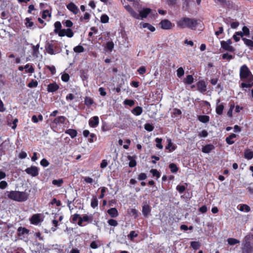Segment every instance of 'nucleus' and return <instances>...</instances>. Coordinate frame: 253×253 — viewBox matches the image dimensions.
<instances>
[{
	"label": "nucleus",
	"instance_id": "nucleus-1",
	"mask_svg": "<svg viewBox=\"0 0 253 253\" xmlns=\"http://www.w3.org/2000/svg\"><path fill=\"white\" fill-rule=\"evenodd\" d=\"M240 77L241 80H243L247 79L248 80V83H242L241 84V87L244 88H251L253 86V76L252 74L249 69L248 67L244 65H243L240 70Z\"/></svg>",
	"mask_w": 253,
	"mask_h": 253
},
{
	"label": "nucleus",
	"instance_id": "nucleus-2",
	"mask_svg": "<svg viewBox=\"0 0 253 253\" xmlns=\"http://www.w3.org/2000/svg\"><path fill=\"white\" fill-rule=\"evenodd\" d=\"M199 20L195 18H190L188 17H182L177 21V26L182 29L186 27L195 29L198 25Z\"/></svg>",
	"mask_w": 253,
	"mask_h": 253
},
{
	"label": "nucleus",
	"instance_id": "nucleus-3",
	"mask_svg": "<svg viewBox=\"0 0 253 253\" xmlns=\"http://www.w3.org/2000/svg\"><path fill=\"white\" fill-rule=\"evenodd\" d=\"M6 194L9 199L18 202L25 201L28 198V194L25 192L18 191H7Z\"/></svg>",
	"mask_w": 253,
	"mask_h": 253
},
{
	"label": "nucleus",
	"instance_id": "nucleus-4",
	"mask_svg": "<svg viewBox=\"0 0 253 253\" xmlns=\"http://www.w3.org/2000/svg\"><path fill=\"white\" fill-rule=\"evenodd\" d=\"M253 238V235H249L245 237L242 248L243 253H252L253 248L251 245L250 241Z\"/></svg>",
	"mask_w": 253,
	"mask_h": 253
},
{
	"label": "nucleus",
	"instance_id": "nucleus-5",
	"mask_svg": "<svg viewBox=\"0 0 253 253\" xmlns=\"http://www.w3.org/2000/svg\"><path fill=\"white\" fill-rule=\"evenodd\" d=\"M25 171L29 175L36 177L39 174V169L36 166H31L27 168Z\"/></svg>",
	"mask_w": 253,
	"mask_h": 253
},
{
	"label": "nucleus",
	"instance_id": "nucleus-6",
	"mask_svg": "<svg viewBox=\"0 0 253 253\" xmlns=\"http://www.w3.org/2000/svg\"><path fill=\"white\" fill-rule=\"evenodd\" d=\"M160 24L162 29L169 30L172 29L173 25L171 22L168 19L162 20Z\"/></svg>",
	"mask_w": 253,
	"mask_h": 253
},
{
	"label": "nucleus",
	"instance_id": "nucleus-7",
	"mask_svg": "<svg viewBox=\"0 0 253 253\" xmlns=\"http://www.w3.org/2000/svg\"><path fill=\"white\" fill-rule=\"evenodd\" d=\"M65 36H66L69 38H72L74 36V33L73 31L70 28H68L67 29H63L61 30L60 32H59V36L64 37Z\"/></svg>",
	"mask_w": 253,
	"mask_h": 253
},
{
	"label": "nucleus",
	"instance_id": "nucleus-8",
	"mask_svg": "<svg viewBox=\"0 0 253 253\" xmlns=\"http://www.w3.org/2000/svg\"><path fill=\"white\" fill-rule=\"evenodd\" d=\"M67 8L75 14H77L79 11L78 7L72 2L67 5Z\"/></svg>",
	"mask_w": 253,
	"mask_h": 253
},
{
	"label": "nucleus",
	"instance_id": "nucleus-9",
	"mask_svg": "<svg viewBox=\"0 0 253 253\" xmlns=\"http://www.w3.org/2000/svg\"><path fill=\"white\" fill-rule=\"evenodd\" d=\"M59 85L56 83L49 84L47 87V90L49 92H53L59 89Z\"/></svg>",
	"mask_w": 253,
	"mask_h": 253
},
{
	"label": "nucleus",
	"instance_id": "nucleus-10",
	"mask_svg": "<svg viewBox=\"0 0 253 253\" xmlns=\"http://www.w3.org/2000/svg\"><path fill=\"white\" fill-rule=\"evenodd\" d=\"M221 46L225 50L230 52H234L235 51V48L232 46L227 44L226 42H225V41L221 42Z\"/></svg>",
	"mask_w": 253,
	"mask_h": 253
},
{
	"label": "nucleus",
	"instance_id": "nucleus-11",
	"mask_svg": "<svg viewBox=\"0 0 253 253\" xmlns=\"http://www.w3.org/2000/svg\"><path fill=\"white\" fill-rule=\"evenodd\" d=\"M198 89L201 92H204L207 90L206 83L203 81H199L197 84Z\"/></svg>",
	"mask_w": 253,
	"mask_h": 253
},
{
	"label": "nucleus",
	"instance_id": "nucleus-12",
	"mask_svg": "<svg viewBox=\"0 0 253 253\" xmlns=\"http://www.w3.org/2000/svg\"><path fill=\"white\" fill-rule=\"evenodd\" d=\"M151 12V9L149 8H143L139 11L140 18L141 19L146 18L148 14Z\"/></svg>",
	"mask_w": 253,
	"mask_h": 253
},
{
	"label": "nucleus",
	"instance_id": "nucleus-13",
	"mask_svg": "<svg viewBox=\"0 0 253 253\" xmlns=\"http://www.w3.org/2000/svg\"><path fill=\"white\" fill-rule=\"evenodd\" d=\"M99 123V118L97 116H94L89 121V125L91 127H95Z\"/></svg>",
	"mask_w": 253,
	"mask_h": 253
},
{
	"label": "nucleus",
	"instance_id": "nucleus-14",
	"mask_svg": "<svg viewBox=\"0 0 253 253\" xmlns=\"http://www.w3.org/2000/svg\"><path fill=\"white\" fill-rule=\"evenodd\" d=\"M55 46L52 43H47L45 45V49L47 52L51 55L55 54V53L53 50Z\"/></svg>",
	"mask_w": 253,
	"mask_h": 253
},
{
	"label": "nucleus",
	"instance_id": "nucleus-15",
	"mask_svg": "<svg viewBox=\"0 0 253 253\" xmlns=\"http://www.w3.org/2000/svg\"><path fill=\"white\" fill-rule=\"evenodd\" d=\"M39 214H35L31 218L30 221L31 223L33 224H38L40 221Z\"/></svg>",
	"mask_w": 253,
	"mask_h": 253
},
{
	"label": "nucleus",
	"instance_id": "nucleus-16",
	"mask_svg": "<svg viewBox=\"0 0 253 253\" xmlns=\"http://www.w3.org/2000/svg\"><path fill=\"white\" fill-rule=\"evenodd\" d=\"M214 149V146L212 144H208L202 148V152L205 153H209Z\"/></svg>",
	"mask_w": 253,
	"mask_h": 253
},
{
	"label": "nucleus",
	"instance_id": "nucleus-17",
	"mask_svg": "<svg viewBox=\"0 0 253 253\" xmlns=\"http://www.w3.org/2000/svg\"><path fill=\"white\" fill-rule=\"evenodd\" d=\"M107 212L112 217H116L118 215V211L115 208H112L108 210Z\"/></svg>",
	"mask_w": 253,
	"mask_h": 253
},
{
	"label": "nucleus",
	"instance_id": "nucleus-18",
	"mask_svg": "<svg viewBox=\"0 0 253 253\" xmlns=\"http://www.w3.org/2000/svg\"><path fill=\"white\" fill-rule=\"evenodd\" d=\"M142 213L144 216L147 217L150 212V206L148 205H145L142 207Z\"/></svg>",
	"mask_w": 253,
	"mask_h": 253
},
{
	"label": "nucleus",
	"instance_id": "nucleus-19",
	"mask_svg": "<svg viewBox=\"0 0 253 253\" xmlns=\"http://www.w3.org/2000/svg\"><path fill=\"white\" fill-rule=\"evenodd\" d=\"M55 29L54 30V32L55 34H58L59 36V32H60V30L61 29L62 25L60 22L57 21L54 23Z\"/></svg>",
	"mask_w": 253,
	"mask_h": 253
},
{
	"label": "nucleus",
	"instance_id": "nucleus-20",
	"mask_svg": "<svg viewBox=\"0 0 253 253\" xmlns=\"http://www.w3.org/2000/svg\"><path fill=\"white\" fill-rule=\"evenodd\" d=\"M143 110L142 108L141 107L137 106L135 108H134L132 110V113L136 115V116H139L142 113Z\"/></svg>",
	"mask_w": 253,
	"mask_h": 253
},
{
	"label": "nucleus",
	"instance_id": "nucleus-21",
	"mask_svg": "<svg viewBox=\"0 0 253 253\" xmlns=\"http://www.w3.org/2000/svg\"><path fill=\"white\" fill-rule=\"evenodd\" d=\"M65 133L69 134L72 138H75L77 135V132L75 129H69L65 131Z\"/></svg>",
	"mask_w": 253,
	"mask_h": 253
},
{
	"label": "nucleus",
	"instance_id": "nucleus-22",
	"mask_svg": "<svg viewBox=\"0 0 253 253\" xmlns=\"http://www.w3.org/2000/svg\"><path fill=\"white\" fill-rule=\"evenodd\" d=\"M245 158L251 160L253 158V151L248 149L245 151Z\"/></svg>",
	"mask_w": 253,
	"mask_h": 253
},
{
	"label": "nucleus",
	"instance_id": "nucleus-23",
	"mask_svg": "<svg viewBox=\"0 0 253 253\" xmlns=\"http://www.w3.org/2000/svg\"><path fill=\"white\" fill-rule=\"evenodd\" d=\"M198 120L201 122L206 123L210 121V117L207 115H200L198 117Z\"/></svg>",
	"mask_w": 253,
	"mask_h": 253
},
{
	"label": "nucleus",
	"instance_id": "nucleus-24",
	"mask_svg": "<svg viewBox=\"0 0 253 253\" xmlns=\"http://www.w3.org/2000/svg\"><path fill=\"white\" fill-rule=\"evenodd\" d=\"M236 136V134L232 133L228 137L226 138V142L228 144H232L234 143V141L232 140V139L235 138Z\"/></svg>",
	"mask_w": 253,
	"mask_h": 253
},
{
	"label": "nucleus",
	"instance_id": "nucleus-25",
	"mask_svg": "<svg viewBox=\"0 0 253 253\" xmlns=\"http://www.w3.org/2000/svg\"><path fill=\"white\" fill-rule=\"evenodd\" d=\"M168 144L166 147V149H169V151H173L176 149V146L172 145L171 140L170 139H168Z\"/></svg>",
	"mask_w": 253,
	"mask_h": 253
},
{
	"label": "nucleus",
	"instance_id": "nucleus-26",
	"mask_svg": "<svg viewBox=\"0 0 253 253\" xmlns=\"http://www.w3.org/2000/svg\"><path fill=\"white\" fill-rule=\"evenodd\" d=\"M66 118L64 116H59L56 118L54 120V123L55 124H64Z\"/></svg>",
	"mask_w": 253,
	"mask_h": 253
},
{
	"label": "nucleus",
	"instance_id": "nucleus-27",
	"mask_svg": "<svg viewBox=\"0 0 253 253\" xmlns=\"http://www.w3.org/2000/svg\"><path fill=\"white\" fill-rule=\"evenodd\" d=\"M29 230L25 227H19L18 229V235L19 236L23 235L25 234H28Z\"/></svg>",
	"mask_w": 253,
	"mask_h": 253
},
{
	"label": "nucleus",
	"instance_id": "nucleus-28",
	"mask_svg": "<svg viewBox=\"0 0 253 253\" xmlns=\"http://www.w3.org/2000/svg\"><path fill=\"white\" fill-rule=\"evenodd\" d=\"M142 27L144 28H148L151 32H154L155 31V28L147 23H142Z\"/></svg>",
	"mask_w": 253,
	"mask_h": 253
},
{
	"label": "nucleus",
	"instance_id": "nucleus-29",
	"mask_svg": "<svg viewBox=\"0 0 253 253\" xmlns=\"http://www.w3.org/2000/svg\"><path fill=\"white\" fill-rule=\"evenodd\" d=\"M227 242L230 245L233 246L236 244L239 243L240 241L235 238H230L227 239Z\"/></svg>",
	"mask_w": 253,
	"mask_h": 253
},
{
	"label": "nucleus",
	"instance_id": "nucleus-30",
	"mask_svg": "<svg viewBox=\"0 0 253 253\" xmlns=\"http://www.w3.org/2000/svg\"><path fill=\"white\" fill-rule=\"evenodd\" d=\"M224 106L223 104L217 105L216 108V112L218 115H221L222 114Z\"/></svg>",
	"mask_w": 253,
	"mask_h": 253
},
{
	"label": "nucleus",
	"instance_id": "nucleus-31",
	"mask_svg": "<svg viewBox=\"0 0 253 253\" xmlns=\"http://www.w3.org/2000/svg\"><path fill=\"white\" fill-rule=\"evenodd\" d=\"M93 103V100L89 97L86 96L84 99V104L88 106H90Z\"/></svg>",
	"mask_w": 253,
	"mask_h": 253
},
{
	"label": "nucleus",
	"instance_id": "nucleus-32",
	"mask_svg": "<svg viewBox=\"0 0 253 253\" xmlns=\"http://www.w3.org/2000/svg\"><path fill=\"white\" fill-rule=\"evenodd\" d=\"M169 168L170 169L171 171L173 173L177 172L178 169L176 165L174 163L170 164L169 165Z\"/></svg>",
	"mask_w": 253,
	"mask_h": 253
},
{
	"label": "nucleus",
	"instance_id": "nucleus-33",
	"mask_svg": "<svg viewBox=\"0 0 253 253\" xmlns=\"http://www.w3.org/2000/svg\"><path fill=\"white\" fill-rule=\"evenodd\" d=\"M191 247L194 250L198 249L200 247V243L198 242L193 241L191 242Z\"/></svg>",
	"mask_w": 253,
	"mask_h": 253
},
{
	"label": "nucleus",
	"instance_id": "nucleus-34",
	"mask_svg": "<svg viewBox=\"0 0 253 253\" xmlns=\"http://www.w3.org/2000/svg\"><path fill=\"white\" fill-rule=\"evenodd\" d=\"M240 210L241 211H245L246 212H249L250 211L251 209L249 206L245 205V204H242V205H241V206L240 207Z\"/></svg>",
	"mask_w": 253,
	"mask_h": 253
},
{
	"label": "nucleus",
	"instance_id": "nucleus-35",
	"mask_svg": "<svg viewBox=\"0 0 253 253\" xmlns=\"http://www.w3.org/2000/svg\"><path fill=\"white\" fill-rule=\"evenodd\" d=\"M162 138H156L155 139V142L156 143V146H157V147H158V148H159L160 149H162L163 148V146L162 144Z\"/></svg>",
	"mask_w": 253,
	"mask_h": 253
},
{
	"label": "nucleus",
	"instance_id": "nucleus-36",
	"mask_svg": "<svg viewBox=\"0 0 253 253\" xmlns=\"http://www.w3.org/2000/svg\"><path fill=\"white\" fill-rule=\"evenodd\" d=\"M222 58L223 59L227 60L228 61L230 60L231 59L234 58L233 56L228 54V53H225L222 54Z\"/></svg>",
	"mask_w": 253,
	"mask_h": 253
},
{
	"label": "nucleus",
	"instance_id": "nucleus-37",
	"mask_svg": "<svg viewBox=\"0 0 253 253\" xmlns=\"http://www.w3.org/2000/svg\"><path fill=\"white\" fill-rule=\"evenodd\" d=\"M128 159L130 161L129 163V166L131 168L134 167L136 165V161L133 160L132 157L128 156Z\"/></svg>",
	"mask_w": 253,
	"mask_h": 253
},
{
	"label": "nucleus",
	"instance_id": "nucleus-38",
	"mask_svg": "<svg viewBox=\"0 0 253 253\" xmlns=\"http://www.w3.org/2000/svg\"><path fill=\"white\" fill-rule=\"evenodd\" d=\"M38 83L37 81L32 80L28 84V86L30 88H33L37 87Z\"/></svg>",
	"mask_w": 253,
	"mask_h": 253
},
{
	"label": "nucleus",
	"instance_id": "nucleus-39",
	"mask_svg": "<svg viewBox=\"0 0 253 253\" xmlns=\"http://www.w3.org/2000/svg\"><path fill=\"white\" fill-rule=\"evenodd\" d=\"M74 51L75 52L80 53L84 51V48L82 45H78L74 48Z\"/></svg>",
	"mask_w": 253,
	"mask_h": 253
},
{
	"label": "nucleus",
	"instance_id": "nucleus-40",
	"mask_svg": "<svg viewBox=\"0 0 253 253\" xmlns=\"http://www.w3.org/2000/svg\"><path fill=\"white\" fill-rule=\"evenodd\" d=\"M98 206V200L96 197H94L92 199L91 202V206L93 208H95Z\"/></svg>",
	"mask_w": 253,
	"mask_h": 253
},
{
	"label": "nucleus",
	"instance_id": "nucleus-41",
	"mask_svg": "<svg viewBox=\"0 0 253 253\" xmlns=\"http://www.w3.org/2000/svg\"><path fill=\"white\" fill-rule=\"evenodd\" d=\"M194 79L192 75H188L185 79V83L190 84L193 82Z\"/></svg>",
	"mask_w": 253,
	"mask_h": 253
},
{
	"label": "nucleus",
	"instance_id": "nucleus-42",
	"mask_svg": "<svg viewBox=\"0 0 253 253\" xmlns=\"http://www.w3.org/2000/svg\"><path fill=\"white\" fill-rule=\"evenodd\" d=\"M184 74V71L182 67H179L177 70V76L179 78H181L183 76Z\"/></svg>",
	"mask_w": 253,
	"mask_h": 253
},
{
	"label": "nucleus",
	"instance_id": "nucleus-43",
	"mask_svg": "<svg viewBox=\"0 0 253 253\" xmlns=\"http://www.w3.org/2000/svg\"><path fill=\"white\" fill-rule=\"evenodd\" d=\"M32 48L33 50V55L37 57V53L39 52V44H38L36 45H33Z\"/></svg>",
	"mask_w": 253,
	"mask_h": 253
},
{
	"label": "nucleus",
	"instance_id": "nucleus-44",
	"mask_svg": "<svg viewBox=\"0 0 253 253\" xmlns=\"http://www.w3.org/2000/svg\"><path fill=\"white\" fill-rule=\"evenodd\" d=\"M144 128L148 131H152L154 129V127L152 125L147 123L145 125Z\"/></svg>",
	"mask_w": 253,
	"mask_h": 253
},
{
	"label": "nucleus",
	"instance_id": "nucleus-45",
	"mask_svg": "<svg viewBox=\"0 0 253 253\" xmlns=\"http://www.w3.org/2000/svg\"><path fill=\"white\" fill-rule=\"evenodd\" d=\"M243 40L247 45L251 47L253 46V41L252 40L246 38H243Z\"/></svg>",
	"mask_w": 253,
	"mask_h": 253
},
{
	"label": "nucleus",
	"instance_id": "nucleus-46",
	"mask_svg": "<svg viewBox=\"0 0 253 253\" xmlns=\"http://www.w3.org/2000/svg\"><path fill=\"white\" fill-rule=\"evenodd\" d=\"M150 172L152 174L153 176H156L157 178H159L160 177V172L156 169H152L150 170Z\"/></svg>",
	"mask_w": 253,
	"mask_h": 253
},
{
	"label": "nucleus",
	"instance_id": "nucleus-47",
	"mask_svg": "<svg viewBox=\"0 0 253 253\" xmlns=\"http://www.w3.org/2000/svg\"><path fill=\"white\" fill-rule=\"evenodd\" d=\"M100 20L102 23H106L109 21V17L106 14H103L101 16Z\"/></svg>",
	"mask_w": 253,
	"mask_h": 253
},
{
	"label": "nucleus",
	"instance_id": "nucleus-48",
	"mask_svg": "<svg viewBox=\"0 0 253 253\" xmlns=\"http://www.w3.org/2000/svg\"><path fill=\"white\" fill-rule=\"evenodd\" d=\"M63 182V181L62 179H60L58 180L55 179L52 181V184L54 185H57L58 186H60Z\"/></svg>",
	"mask_w": 253,
	"mask_h": 253
},
{
	"label": "nucleus",
	"instance_id": "nucleus-49",
	"mask_svg": "<svg viewBox=\"0 0 253 253\" xmlns=\"http://www.w3.org/2000/svg\"><path fill=\"white\" fill-rule=\"evenodd\" d=\"M134 101L133 100L126 99L124 101L125 104L127 105L130 107L133 106L134 105Z\"/></svg>",
	"mask_w": 253,
	"mask_h": 253
},
{
	"label": "nucleus",
	"instance_id": "nucleus-50",
	"mask_svg": "<svg viewBox=\"0 0 253 253\" xmlns=\"http://www.w3.org/2000/svg\"><path fill=\"white\" fill-rule=\"evenodd\" d=\"M114 44L113 42H109L106 44V48L108 50L111 51L114 48Z\"/></svg>",
	"mask_w": 253,
	"mask_h": 253
},
{
	"label": "nucleus",
	"instance_id": "nucleus-51",
	"mask_svg": "<svg viewBox=\"0 0 253 253\" xmlns=\"http://www.w3.org/2000/svg\"><path fill=\"white\" fill-rule=\"evenodd\" d=\"M108 223L110 225L114 226V227L117 226L118 224L117 220L113 219H109L108 221Z\"/></svg>",
	"mask_w": 253,
	"mask_h": 253
},
{
	"label": "nucleus",
	"instance_id": "nucleus-52",
	"mask_svg": "<svg viewBox=\"0 0 253 253\" xmlns=\"http://www.w3.org/2000/svg\"><path fill=\"white\" fill-rule=\"evenodd\" d=\"M24 68L25 69H28L27 72L29 73H33L34 72V68L32 66L30 67L29 64H26Z\"/></svg>",
	"mask_w": 253,
	"mask_h": 253
},
{
	"label": "nucleus",
	"instance_id": "nucleus-53",
	"mask_svg": "<svg viewBox=\"0 0 253 253\" xmlns=\"http://www.w3.org/2000/svg\"><path fill=\"white\" fill-rule=\"evenodd\" d=\"M185 187L183 185H178L176 187V189L180 193H182L185 190Z\"/></svg>",
	"mask_w": 253,
	"mask_h": 253
},
{
	"label": "nucleus",
	"instance_id": "nucleus-54",
	"mask_svg": "<svg viewBox=\"0 0 253 253\" xmlns=\"http://www.w3.org/2000/svg\"><path fill=\"white\" fill-rule=\"evenodd\" d=\"M242 31L245 36H248L250 34L249 29L246 26H244L243 27Z\"/></svg>",
	"mask_w": 253,
	"mask_h": 253
},
{
	"label": "nucleus",
	"instance_id": "nucleus-55",
	"mask_svg": "<svg viewBox=\"0 0 253 253\" xmlns=\"http://www.w3.org/2000/svg\"><path fill=\"white\" fill-rule=\"evenodd\" d=\"M69 75L66 73L62 75L61 77L62 80L65 82H67L69 81Z\"/></svg>",
	"mask_w": 253,
	"mask_h": 253
},
{
	"label": "nucleus",
	"instance_id": "nucleus-56",
	"mask_svg": "<svg viewBox=\"0 0 253 253\" xmlns=\"http://www.w3.org/2000/svg\"><path fill=\"white\" fill-rule=\"evenodd\" d=\"M137 235H138L135 233V231H131L128 236L129 239L132 240L133 238L137 237Z\"/></svg>",
	"mask_w": 253,
	"mask_h": 253
},
{
	"label": "nucleus",
	"instance_id": "nucleus-57",
	"mask_svg": "<svg viewBox=\"0 0 253 253\" xmlns=\"http://www.w3.org/2000/svg\"><path fill=\"white\" fill-rule=\"evenodd\" d=\"M137 72L140 75H143L146 72V68L144 66H141L138 68Z\"/></svg>",
	"mask_w": 253,
	"mask_h": 253
},
{
	"label": "nucleus",
	"instance_id": "nucleus-58",
	"mask_svg": "<svg viewBox=\"0 0 253 253\" xmlns=\"http://www.w3.org/2000/svg\"><path fill=\"white\" fill-rule=\"evenodd\" d=\"M41 165L44 167H46L49 165V163L45 159H43L41 161Z\"/></svg>",
	"mask_w": 253,
	"mask_h": 253
},
{
	"label": "nucleus",
	"instance_id": "nucleus-59",
	"mask_svg": "<svg viewBox=\"0 0 253 253\" xmlns=\"http://www.w3.org/2000/svg\"><path fill=\"white\" fill-rule=\"evenodd\" d=\"M46 67L51 72L52 74L54 75V74H55V73H56V69H55V68L54 66H47Z\"/></svg>",
	"mask_w": 253,
	"mask_h": 253
},
{
	"label": "nucleus",
	"instance_id": "nucleus-60",
	"mask_svg": "<svg viewBox=\"0 0 253 253\" xmlns=\"http://www.w3.org/2000/svg\"><path fill=\"white\" fill-rule=\"evenodd\" d=\"M130 14L134 18H136V19H140V15H139V14H138L137 13H136V12H135L134 10H133L130 13Z\"/></svg>",
	"mask_w": 253,
	"mask_h": 253
},
{
	"label": "nucleus",
	"instance_id": "nucleus-61",
	"mask_svg": "<svg viewBox=\"0 0 253 253\" xmlns=\"http://www.w3.org/2000/svg\"><path fill=\"white\" fill-rule=\"evenodd\" d=\"M7 186V183L5 181H1L0 182V188L1 189H3L6 187Z\"/></svg>",
	"mask_w": 253,
	"mask_h": 253
},
{
	"label": "nucleus",
	"instance_id": "nucleus-62",
	"mask_svg": "<svg viewBox=\"0 0 253 253\" xmlns=\"http://www.w3.org/2000/svg\"><path fill=\"white\" fill-rule=\"evenodd\" d=\"M26 26L27 27H32L34 23L33 22L30 21V19L29 18H26Z\"/></svg>",
	"mask_w": 253,
	"mask_h": 253
},
{
	"label": "nucleus",
	"instance_id": "nucleus-63",
	"mask_svg": "<svg viewBox=\"0 0 253 253\" xmlns=\"http://www.w3.org/2000/svg\"><path fill=\"white\" fill-rule=\"evenodd\" d=\"M100 94L103 96H104L106 95V92L105 91V89L103 87H100L98 90Z\"/></svg>",
	"mask_w": 253,
	"mask_h": 253
},
{
	"label": "nucleus",
	"instance_id": "nucleus-64",
	"mask_svg": "<svg viewBox=\"0 0 253 253\" xmlns=\"http://www.w3.org/2000/svg\"><path fill=\"white\" fill-rule=\"evenodd\" d=\"M147 177L146 174L144 173H141L138 175V179L140 180H145Z\"/></svg>",
	"mask_w": 253,
	"mask_h": 253
}]
</instances>
